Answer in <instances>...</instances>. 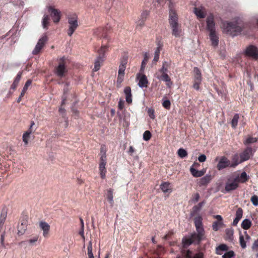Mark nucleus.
I'll return each mask as SVG.
<instances>
[{
  "mask_svg": "<svg viewBox=\"0 0 258 258\" xmlns=\"http://www.w3.org/2000/svg\"><path fill=\"white\" fill-rule=\"evenodd\" d=\"M169 22L172 30V34L176 37L182 36L183 33L180 25L178 23V18L174 9L170 8Z\"/></svg>",
  "mask_w": 258,
  "mask_h": 258,
  "instance_id": "f257e3e1",
  "label": "nucleus"
},
{
  "mask_svg": "<svg viewBox=\"0 0 258 258\" xmlns=\"http://www.w3.org/2000/svg\"><path fill=\"white\" fill-rule=\"evenodd\" d=\"M223 31L233 36L237 35L242 30V23L239 19L233 22H224L222 23Z\"/></svg>",
  "mask_w": 258,
  "mask_h": 258,
  "instance_id": "f03ea898",
  "label": "nucleus"
},
{
  "mask_svg": "<svg viewBox=\"0 0 258 258\" xmlns=\"http://www.w3.org/2000/svg\"><path fill=\"white\" fill-rule=\"evenodd\" d=\"M194 223L196 229L197 233L192 234V237L197 240V243H199L202 240L205 239V230L202 223V218L198 216L195 218Z\"/></svg>",
  "mask_w": 258,
  "mask_h": 258,
  "instance_id": "7ed1b4c3",
  "label": "nucleus"
},
{
  "mask_svg": "<svg viewBox=\"0 0 258 258\" xmlns=\"http://www.w3.org/2000/svg\"><path fill=\"white\" fill-rule=\"evenodd\" d=\"M58 65L55 67V74L59 78L64 77L68 72L67 65L69 60L65 57H62L57 59Z\"/></svg>",
  "mask_w": 258,
  "mask_h": 258,
  "instance_id": "20e7f679",
  "label": "nucleus"
},
{
  "mask_svg": "<svg viewBox=\"0 0 258 258\" xmlns=\"http://www.w3.org/2000/svg\"><path fill=\"white\" fill-rule=\"evenodd\" d=\"M68 22V34L71 36L78 27V17L76 14L69 15L67 17Z\"/></svg>",
  "mask_w": 258,
  "mask_h": 258,
  "instance_id": "39448f33",
  "label": "nucleus"
},
{
  "mask_svg": "<svg viewBox=\"0 0 258 258\" xmlns=\"http://www.w3.org/2000/svg\"><path fill=\"white\" fill-rule=\"evenodd\" d=\"M238 187V183L235 178V174H232L227 177V181L225 183V192H229L235 190Z\"/></svg>",
  "mask_w": 258,
  "mask_h": 258,
  "instance_id": "423d86ee",
  "label": "nucleus"
},
{
  "mask_svg": "<svg viewBox=\"0 0 258 258\" xmlns=\"http://www.w3.org/2000/svg\"><path fill=\"white\" fill-rule=\"evenodd\" d=\"M106 153L102 149L100 151V161L99 164V171L101 177L103 179L105 178L106 175Z\"/></svg>",
  "mask_w": 258,
  "mask_h": 258,
  "instance_id": "0eeeda50",
  "label": "nucleus"
},
{
  "mask_svg": "<svg viewBox=\"0 0 258 258\" xmlns=\"http://www.w3.org/2000/svg\"><path fill=\"white\" fill-rule=\"evenodd\" d=\"M239 164L238 162L235 163H231L230 161L225 157H222L218 162L217 168L219 170H221L227 167H234Z\"/></svg>",
  "mask_w": 258,
  "mask_h": 258,
  "instance_id": "6e6552de",
  "label": "nucleus"
},
{
  "mask_svg": "<svg viewBox=\"0 0 258 258\" xmlns=\"http://www.w3.org/2000/svg\"><path fill=\"white\" fill-rule=\"evenodd\" d=\"M47 41V37L46 35H43L39 39L35 48L32 51V54L34 55L38 54L44 46Z\"/></svg>",
  "mask_w": 258,
  "mask_h": 258,
  "instance_id": "1a4fd4ad",
  "label": "nucleus"
},
{
  "mask_svg": "<svg viewBox=\"0 0 258 258\" xmlns=\"http://www.w3.org/2000/svg\"><path fill=\"white\" fill-rule=\"evenodd\" d=\"M244 54L246 56L252 59H258V49L254 45H251L247 46L244 50Z\"/></svg>",
  "mask_w": 258,
  "mask_h": 258,
  "instance_id": "9d476101",
  "label": "nucleus"
},
{
  "mask_svg": "<svg viewBox=\"0 0 258 258\" xmlns=\"http://www.w3.org/2000/svg\"><path fill=\"white\" fill-rule=\"evenodd\" d=\"M156 78L162 81H164L166 83V85L168 87L171 88L172 86L173 83L171 81V79L168 76L167 73H159L157 72L156 74Z\"/></svg>",
  "mask_w": 258,
  "mask_h": 258,
  "instance_id": "9b49d317",
  "label": "nucleus"
},
{
  "mask_svg": "<svg viewBox=\"0 0 258 258\" xmlns=\"http://www.w3.org/2000/svg\"><path fill=\"white\" fill-rule=\"evenodd\" d=\"M207 29L211 32L216 31L215 23L214 22V17L212 14H210L206 19Z\"/></svg>",
  "mask_w": 258,
  "mask_h": 258,
  "instance_id": "f8f14e48",
  "label": "nucleus"
},
{
  "mask_svg": "<svg viewBox=\"0 0 258 258\" xmlns=\"http://www.w3.org/2000/svg\"><path fill=\"white\" fill-rule=\"evenodd\" d=\"M48 11L51 13V17L55 23H58L60 19V11L52 7H48Z\"/></svg>",
  "mask_w": 258,
  "mask_h": 258,
  "instance_id": "ddd939ff",
  "label": "nucleus"
},
{
  "mask_svg": "<svg viewBox=\"0 0 258 258\" xmlns=\"http://www.w3.org/2000/svg\"><path fill=\"white\" fill-rule=\"evenodd\" d=\"M143 73L140 72L137 75V79L139 81L138 85L140 88L146 87L148 84L147 78Z\"/></svg>",
  "mask_w": 258,
  "mask_h": 258,
  "instance_id": "4468645a",
  "label": "nucleus"
},
{
  "mask_svg": "<svg viewBox=\"0 0 258 258\" xmlns=\"http://www.w3.org/2000/svg\"><path fill=\"white\" fill-rule=\"evenodd\" d=\"M244 235L242 234H240L239 236V242L241 248L243 249H244L246 247V242L248 241L250 239V237L247 234L246 232H244Z\"/></svg>",
  "mask_w": 258,
  "mask_h": 258,
  "instance_id": "2eb2a0df",
  "label": "nucleus"
},
{
  "mask_svg": "<svg viewBox=\"0 0 258 258\" xmlns=\"http://www.w3.org/2000/svg\"><path fill=\"white\" fill-rule=\"evenodd\" d=\"M39 226L43 231V236L44 237H47L50 230V225L46 222L40 221L39 222Z\"/></svg>",
  "mask_w": 258,
  "mask_h": 258,
  "instance_id": "dca6fc26",
  "label": "nucleus"
},
{
  "mask_svg": "<svg viewBox=\"0 0 258 258\" xmlns=\"http://www.w3.org/2000/svg\"><path fill=\"white\" fill-rule=\"evenodd\" d=\"M34 124L35 123L34 121L31 122L30 128L23 135V141L26 145H27L28 143V141L30 138V135L34 131L32 130V127Z\"/></svg>",
  "mask_w": 258,
  "mask_h": 258,
  "instance_id": "f3484780",
  "label": "nucleus"
},
{
  "mask_svg": "<svg viewBox=\"0 0 258 258\" xmlns=\"http://www.w3.org/2000/svg\"><path fill=\"white\" fill-rule=\"evenodd\" d=\"M194 12L198 18H204L206 15V11L203 7L195 8Z\"/></svg>",
  "mask_w": 258,
  "mask_h": 258,
  "instance_id": "a211bd4d",
  "label": "nucleus"
},
{
  "mask_svg": "<svg viewBox=\"0 0 258 258\" xmlns=\"http://www.w3.org/2000/svg\"><path fill=\"white\" fill-rule=\"evenodd\" d=\"M126 68V62L121 63L119 67L118 70V76L117 79V82L121 83L123 80V76L124 75V71Z\"/></svg>",
  "mask_w": 258,
  "mask_h": 258,
  "instance_id": "6ab92c4d",
  "label": "nucleus"
},
{
  "mask_svg": "<svg viewBox=\"0 0 258 258\" xmlns=\"http://www.w3.org/2000/svg\"><path fill=\"white\" fill-rule=\"evenodd\" d=\"M209 37L212 45L214 47L217 46L218 45L219 40L216 31L210 32Z\"/></svg>",
  "mask_w": 258,
  "mask_h": 258,
  "instance_id": "aec40b11",
  "label": "nucleus"
},
{
  "mask_svg": "<svg viewBox=\"0 0 258 258\" xmlns=\"http://www.w3.org/2000/svg\"><path fill=\"white\" fill-rule=\"evenodd\" d=\"M235 178H236V180L238 183H244L248 179V176L245 172H242L240 175H235Z\"/></svg>",
  "mask_w": 258,
  "mask_h": 258,
  "instance_id": "412c9836",
  "label": "nucleus"
},
{
  "mask_svg": "<svg viewBox=\"0 0 258 258\" xmlns=\"http://www.w3.org/2000/svg\"><path fill=\"white\" fill-rule=\"evenodd\" d=\"M212 179L211 175L207 174L199 179L198 184L200 186H204L207 185Z\"/></svg>",
  "mask_w": 258,
  "mask_h": 258,
  "instance_id": "4be33fe9",
  "label": "nucleus"
},
{
  "mask_svg": "<svg viewBox=\"0 0 258 258\" xmlns=\"http://www.w3.org/2000/svg\"><path fill=\"white\" fill-rule=\"evenodd\" d=\"M251 154V148H247L240 155L241 161L247 160L250 157Z\"/></svg>",
  "mask_w": 258,
  "mask_h": 258,
  "instance_id": "5701e85b",
  "label": "nucleus"
},
{
  "mask_svg": "<svg viewBox=\"0 0 258 258\" xmlns=\"http://www.w3.org/2000/svg\"><path fill=\"white\" fill-rule=\"evenodd\" d=\"M8 210L6 207L2 209L0 215V227L4 224L7 217Z\"/></svg>",
  "mask_w": 258,
  "mask_h": 258,
  "instance_id": "b1692460",
  "label": "nucleus"
},
{
  "mask_svg": "<svg viewBox=\"0 0 258 258\" xmlns=\"http://www.w3.org/2000/svg\"><path fill=\"white\" fill-rule=\"evenodd\" d=\"M124 93L125 95V100L128 103L132 102L131 89L130 87H126L124 89Z\"/></svg>",
  "mask_w": 258,
  "mask_h": 258,
  "instance_id": "393cba45",
  "label": "nucleus"
},
{
  "mask_svg": "<svg viewBox=\"0 0 258 258\" xmlns=\"http://www.w3.org/2000/svg\"><path fill=\"white\" fill-rule=\"evenodd\" d=\"M190 171L191 174L194 177H201L205 173V172L203 170H200V171L196 169L195 168H194V167H193V166H191L190 167Z\"/></svg>",
  "mask_w": 258,
  "mask_h": 258,
  "instance_id": "a878e982",
  "label": "nucleus"
},
{
  "mask_svg": "<svg viewBox=\"0 0 258 258\" xmlns=\"http://www.w3.org/2000/svg\"><path fill=\"white\" fill-rule=\"evenodd\" d=\"M31 84H32V81L30 80H29L26 82V83L21 92L20 97L17 99L18 102H20L21 101L22 97L24 95L25 93H26V91L28 89V87L30 85H31Z\"/></svg>",
  "mask_w": 258,
  "mask_h": 258,
  "instance_id": "bb28decb",
  "label": "nucleus"
},
{
  "mask_svg": "<svg viewBox=\"0 0 258 258\" xmlns=\"http://www.w3.org/2000/svg\"><path fill=\"white\" fill-rule=\"evenodd\" d=\"M160 188L162 191L164 193L171 192L172 191L170 184L168 182H165L161 183L160 185Z\"/></svg>",
  "mask_w": 258,
  "mask_h": 258,
  "instance_id": "cd10ccee",
  "label": "nucleus"
},
{
  "mask_svg": "<svg viewBox=\"0 0 258 258\" xmlns=\"http://www.w3.org/2000/svg\"><path fill=\"white\" fill-rule=\"evenodd\" d=\"M194 81H198L199 82H202V75L200 70L197 67H195L194 69Z\"/></svg>",
  "mask_w": 258,
  "mask_h": 258,
  "instance_id": "c85d7f7f",
  "label": "nucleus"
},
{
  "mask_svg": "<svg viewBox=\"0 0 258 258\" xmlns=\"http://www.w3.org/2000/svg\"><path fill=\"white\" fill-rule=\"evenodd\" d=\"M49 17L47 15H44L42 20V26L43 29H47L49 25Z\"/></svg>",
  "mask_w": 258,
  "mask_h": 258,
  "instance_id": "c756f323",
  "label": "nucleus"
},
{
  "mask_svg": "<svg viewBox=\"0 0 258 258\" xmlns=\"http://www.w3.org/2000/svg\"><path fill=\"white\" fill-rule=\"evenodd\" d=\"M103 57L102 56H98L95 61L94 63V68L93 70L95 72L98 71L100 69V65L101 63L103 61Z\"/></svg>",
  "mask_w": 258,
  "mask_h": 258,
  "instance_id": "7c9ffc66",
  "label": "nucleus"
},
{
  "mask_svg": "<svg viewBox=\"0 0 258 258\" xmlns=\"http://www.w3.org/2000/svg\"><path fill=\"white\" fill-rule=\"evenodd\" d=\"M149 59V55L148 52H145L144 54V57L143 60H142L140 71L141 72H144L145 70V68L146 67V65L147 62H148Z\"/></svg>",
  "mask_w": 258,
  "mask_h": 258,
  "instance_id": "2f4dec72",
  "label": "nucleus"
},
{
  "mask_svg": "<svg viewBox=\"0 0 258 258\" xmlns=\"http://www.w3.org/2000/svg\"><path fill=\"white\" fill-rule=\"evenodd\" d=\"M22 73L20 72L18 73L16 77L15 78L13 84L11 85V89L15 90L18 85V84L21 78Z\"/></svg>",
  "mask_w": 258,
  "mask_h": 258,
  "instance_id": "473e14b6",
  "label": "nucleus"
},
{
  "mask_svg": "<svg viewBox=\"0 0 258 258\" xmlns=\"http://www.w3.org/2000/svg\"><path fill=\"white\" fill-rule=\"evenodd\" d=\"M194 242H197V240L192 237V235L190 238H183L182 240V243L184 247H187L190 245L191 243Z\"/></svg>",
  "mask_w": 258,
  "mask_h": 258,
  "instance_id": "72a5a7b5",
  "label": "nucleus"
},
{
  "mask_svg": "<svg viewBox=\"0 0 258 258\" xmlns=\"http://www.w3.org/2000/svg\"><path fill=\"white\" fill-rule=\"evenodd\" d=\"M251 221L248 219H244L241 223V227L245 230L248 229L251 226Z\"/></svg>",
  "mask_w": 258,
  "mask_h": 258,
  "instance_id": "f704fd0d",
  "label": "nucleus"
},
{
  "mask_svg": "<svg viewBox=\"0 0 258 258\" xmlns=\"http://www.w3.org/2000/svg\"><path fill=\"white\" fill-rule=\"evenodd\" d=\"M107 199L108 200L110 206L111 207L113 205V190L109 188L107 191Z\"/></svg>",
  "mask_w": 258,
  "mask_h": 258,
  "instance_id": "c9c22d12",
  "label": "nucleus"
},
{
  "mask_svg": "<svg viewBox=\"0 0 258 258\" xmlns=\"http://www.w3.org/2000/svg\"><path fill=\"white\" fill-rule=\"evenodd\" d=\"M225 233L226 239L229 241H232L233 240V230L232 229H227L225 230Z\"/></svg>",
  "mask_w": 258,
  "mask_h": 258,
  "instance_id": "e433bc0d",
  "label": "nucleus"
},
{
  "mask_svg": "<svg viewBox=\"0 0 258 258\" xmlns=\"http://www.w3.org/2000/svg\"><path fill=\"white\" fill-rule=\"evenodd\" d=\"M227 250H228V247L226 244H220L216 248V253L218 254H221L222 251H226Z\"/></svg>",
  "mask_w": 258,
  "mask_h": 258,
  "instance_id": "4c0bfd02",
  "label": "nucleus"
},
{
  "mask_svg": "<svg viewBox=\"0 0 258 258\" xmlns=\"http://www.w3.org/2000/svg\"><path fill=\"white\" fill-rule=\"evenodd\" d=\"M108 46L107 45H102L100 48L98 50V56L103 57V59L104 58V55L105 52L108 50Z\"/></svg>",
  "mask_w": 258,
  "mask_h": 258,
  "instance_id": "58836bf2",
  "label": "nucleus"
},
{
  "mask_svg": "<svg viewBox=\"0 0 258 258\" xmlns=\"http://www.w3.org/2000/svg\"><path fill=\"white\" fill-rule=\"evenodd\" d=\"M169 64L167 62L164 61L162 63V67L158 70L159 73H168Z\"/></svg>",
  "mask_w": 258,
  "mask_h": 258,
  "instance_id": "ea45409f",
  "label": "nucleus"
},
{
  "mask_svg": "<svg viewBox=\"0 0 258 258\" xmlns=\"http://www.w3.org/2000/svg\"><path fill=\"white\" fill-rule=\"evenodd\" d=\"M239 118V116L238 114H235L234 115L231 120V126L233 128H235L237 126Z\"/></svg>",
  "mask_w": 258,
  "mask_h": 258,
  "instance_id": "a19ab883",
  "label": "nucleus"
},
{
  "mask_svg": "<svg viewBox=\"0 0 258 258\" xmlns=\"http://www.w3.org/2000/svg\"><path fill=\"white\" fill-rule=\"evenodd\" d=\"M87 254L89 258H94L92 252V245L91 241H89L87 247Z\"/></svg>",
  "mask_w": 258,
  "mask_h": 258,
  "instance_id": "79ce46f5",
  "label": "nucleus"
},
{
  "mask_svg": "<svg viewBox=\"0 0 258 258\" xmlns=\"http://www.w3.org/2000/svg\"><path fill=\"white\" fill-rule=\"evenodd\" d=\"M177 154L179 157H180L181 158H184L187 156V153L186 151L183 148H180L178 149Z\"/></svg>",
  "mask_w": 258,
  "mask_h": 258,
  "instance_id": "37998d69",
  "label": "nucleus"
},
{
  "mask_svg": "<svg viewBox=\"0 0 258 258\" xmlns=\"http://www.w3.org/2000/svg\"><path fill=\"white\" fill-rule=\"evenodd\" d=\"M160 50H161L160 47H158L155 51L154 57L153 59V61H154L155 62H156L157 61H158L159 59V54H160Z\"/></svg>",
  "mask_w": 258,
  "mask_h": 258,
  "instance_id": "c03bdc74",
  "label": "nucleus"
},
{
  "mask_svg": "<svg viewBox=\"0 0 258 258\" xmlns=\"http://www.w3.org/2000/svg\"><path fill=\"white\" fill-rule=\"evenodd\" d=\"M27 226L26 225V224H24L22 223L21 225L18 226V232L19 233H21V234H23L25 230H26Z\"/></svg>",
  "mask_w": 258,
  "mask_h": 258,
  "instance_id": "a18cd8bd",
  "label": "nucleus"
},
{
  "mask_svg": "<svg viewBox=\"0 0 258 258\" xmlns=\"http://www.w3.org/2000/svg\"><path fill=\"white\" fill-rule=\"evenodd\" d=\"M222 224V222L215 221L212 224V228L214 231H217L219 230Z\"/></svg>",
  "mask_w": 258,
  "mask_h": 258,
  "instance_id": "49530a36",
  "label": "nucleus"
},
{
  "mask_svg": "<svg viewBox=\"0 0 258 258\" xmlns=\"http://www.w3.org/2000/svg\"><path fill=\"white\" fill-rule=\"evenodd\" d=\"M151 137V134L149 131H146L143 134V139L145 141H149Z\"/></svg>",
  "mask_w": 258,
  "mask_h": 258,
  "instance_id": "de8ad7c7",
  "label": "nucleus"
},
{
  "mask_svg": "<svg viewBox=\"0 0 258 258\" xmlns=\"http://www.w3.org/2000/svg\"><path fill=\"white\" fill-rule=\"evenodd\" d=\"M38 236H35L32 238L28 240V242L31 245H36V242L38 241Z\"/></svg>",
  "mask_w": 258,
  "mask_h": 258,
  "instance_id": "09e8293b",
  "label": "nucleus"
},
{
  "mask_svg": "<svg viewBox=\"0 0 258 258\" xmlns=\"http://www.w3.org/2000/svg\"><path fill=\"white\" fill-rule=\"evenodd\" d=\"M242 214L243 211L241 208H239L236 211L235 218L240 220L242 217Z\"/></svg>",
  "mask_w": 258,
  "mask_h": 258,
  "instance_id": "8fccbe9b",
  "label": "nucleus"
},
{
  "mask_svg": "<svg viewBox=\"0 0 258 258\" xmlns=\"http://www.w3.org/2000/svg\"><path fill=\"white\" fill-rule=\"evenodd\" d=\"M250 201L254 206H258V197L257 196H252L251 198Z\"/></svg>",
  "mask_w": 258,
  "mask_h": 258,
  "instance_id": "3c124183",
  "label": "nucleus"
},
{
  "mask_svg": "<svg viewBox=\"0 0 258 258\" xmlns=\"http://www.w3.org/2000/svg\"><path fill=\"white\" fill-rule=\"evenodd\" d=\"M257 141V139L255 138L249 137L247 138L244 141L245 144H248L250 143H255Z\"/></svg>",
  "mask_w": 258,
  "mask_h": 258,
  "instance_id": "603ef678",
  "label": "nucleus"
},
{
  "mask_svg": "<svg viewBox=\"0 0 258 258\" xmlns=\"http://www.w3.org/2000/svg\"><path fill=\"white\" fill-rule=\"evenodd\" d=\"M234 256V252L233 251H229L223 255L222 258H232Z\"/></svg>",
  "mask_w": 258,
  "mask_h": 258,
  "instance_id": "864d4df0",
  "label": "nucleus"
},
{
  "mask_svg": "<svg viewBox=\"0 0 258 258\" xmlns=\"http://www.w3.org/2000/svg\"><path fill=\"white\" fill-rule=\"evenodd\" d=\"M199 199H200L199 194L198 193H196L192 196V197L190 201L192 203H196V202H197L199 201Z\"/></svg>",
  "mask_w": 258,
  "mask_h": 258,
  "instance_id": "5fc2aeb1",
  "label": "nucleus"
},
{
  "mask_svg": "<svg viewBox=\"0 0 258 258\" xmlns=\"http://www.w3.org/2000/svg\"><path fill=\"white\" fill-rule=\"evenodd\" d=\"M149 15V12L148 11H144L142 12L141 15L140 19H143L144 20H146L147 18Z\"/></svg>",
  "mask_w": 258,
  "mask_h": 258,
  "instance_id": "6e6d98bb",
  "label": "nucleus"
},
{
  "mask_svg": "<svg viewBox=\"0 0 258 258\" xmlns=\"http://www.w3.org/2000/svg\"><path fill=\"white\" fill-rule=\"evenodd\" d=\"M251 248L253 251H258V239L254 241L252 245Z\"/></svg>",
  "mask_w": 258,
  "mask_h": 258,
  "instance_id": "4d7b16f0",
  "label": "nucleus"
},
{
  "mask_svg": "<svg viewBox=\"0 0 258 258\" xmlns=\"http://www.w3.org/2000/svg\"><path fill=\"white\" fill-rule=\"evenodd\" d=\"M148 113L151 118H155L154 110L153 108H149L148 109Z\"/></svg>",
  "mask_w": 258,
  "mask_h": 258,
  "instance_id": "13d9d810",
  "label": "nucleus"
},
{
  "mask_svg": "<svg viewBox=\"0 0 258 258\" xmlns=\"http://www.w3.org/2000/svg\"><path fill=\"white\" fill-rule=\"evenodd\" d=\"M162 105L163 107H164L166 109H169L170 107L171 103L170 101L168 100H166L163 101Z\"/></svg>",
  "mask_w": 258,
  "mask_h": 258,
  "instance_id": "bf43d9fd",
  "label": "nucleus"
},
{
  "mask_svg": "<svg viewBox=\"0 0 258 258\" xmlns=\"http://www.w3.org/2000/svg\"><path fill=\"white\" fill-rule=\"evenodd\" d=\"M182 253L185 254L186 258H193L192 252L190 250L183 251Z\"/></svg>",
  "mask_w": 258,
  "mask_h": 258,
  "instance_id": "052dcab7",
  "label": "nucleus"
},
{
  "mask_svg": "<svg viewBox=\"0 0 258 258\" xmlns=\"http://www.w3.org/2000/svg\"><path fill=\"white\" fill-rule=\"evenodd\" d=\"M206 160V156L204 154L200 155L198 157V160L200 162H204Z\"/></svg>",
  "mask_w": 258,
  "mask_h": 258,
  "instance_id": "680f3d73",
  "label": "nucleus"
},
{
  "mask_svg": "<svg viewBox=\"0 0 258 258\" xmlns=\"http://www.w3.org/2000/svg\"><path fill=\"white\" fill-rule=\"evenodd\" d=\"M145 21L146 20H144L143 19H140L137 22V26L140 27H143L144 25Z\"/></svg>",
  "mask_w": 258,
  "mask_h": 258,
  "instance_id": "e2e57ef3",
  "label": "nucleus"
},
{
  "mask_svg": "<svg viewBox=\"0 0 258 258\" xmlns=\"http://www.w3.org/2000/svg\"><path fill=\"white\" fill-rule=\"evenodd\" d=\"M193 258H204V253L202 252H198L193 256Z\"/></svg>",
  "mask_w": 258,
  "mask_h": 258,
  "instance_id": "0e129e2a",
  "label": "nucleus"
},
{
  "mask_svg": "<svg viewBox=\"0 0 258 258\" xmlns=\"http://www.w3.org/2000/svg\"><path fill=\"white\" fill-rule=\"evenodd\" d=\"M238 159H239L238 156L237 155H235L233 156V158H232V161H233V163H235L236 162H238L239 164L240 163H241L242 162L241 161V159L240 158V161H239Z\"/></svg>",
  "mask_w": 258,
  "mask_h": 258,
  "instance_id": "69168bd1",
  "label": "nucleus"
},
{
  "mask_svg": "<svg viewBox=\"0 0 258 258\" xmlns=\"http://www.w3.org/2000/svg\"><path fill=\"white\" fill-rule=\"evenodd\" d=\"M201 82H199L198 81H194V83L193 85L194 88L197 90H199L200 88L199 86H200V84H201Z\"/></svg>",
  "mask_w": 258,
  "mask_h": 258,
  "instance_id": "338daca9",
  "label": "nucleus"
},
{
  "mask_svg": "<svg viewBox=\"0 0 258 258\" xmlns=\"http://www.w3.org/2000/svg\"><path fill=\"white\" fill-rule=\"evenodd\" d=\"M123 101L121 100H120L118 102V107L120 110H121L123 108Z\"/></svg>",
  "mask_w": 258,
  "mask_h": 258,
  "instance_id": "774afa93",
  "label": "nucleus"
}]
</instances>
